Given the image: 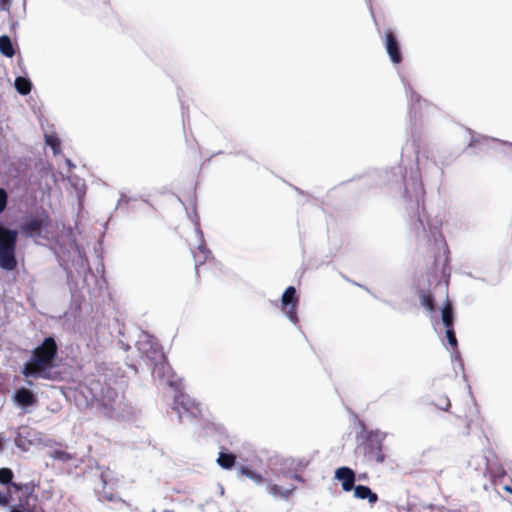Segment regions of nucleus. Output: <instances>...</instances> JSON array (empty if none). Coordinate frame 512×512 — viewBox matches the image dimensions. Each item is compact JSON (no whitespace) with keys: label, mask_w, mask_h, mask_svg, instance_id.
I'll return each instance as SVG.
<instances>
[{"label":"nucleus","mask_w":512,"mask_h":512,"mask_svg":"<svg viewBox=\"0 0 512 512\" xmlns=\"http://www.w3.org/2000/svg\"><path fill=\"white\" fill-rule=\"evenodd\" d=\"M17 232L0 226V267L11 271L16 265L15 245Z\"/></svg>","instance_id":"nucleus-3"},{"label":"nucleus","mask_w":512,"mask_h":512,"mask_svg":"<svg viewBox=\"0 0 512 512\" xmlns=\"http://www.w3.org/2000/svg\"><path fill=\"white\" fill-rule=\"evenodd\" d=\"M7 205V193L4 189L0 188V213L4 211Z\"/></svg>","instance_id":"nucleus-23"},{"label":"nucleus","mask_w":512,"mask_h":512,"mask_svg":"<svg viewBox=\"0 0 512 512\" xmlns=\"http://www.w3.org/2000/svg\"><path fill=\"white\" fill-rule=\"evenodd\" d=\"M353 495L357 499L368 500L370 504H375L378 500V496L369 487L364 485H357L353 489Z\"/></svg>","instance_id":"nucleus-10"},{"label":"nucleus","mask_w":512,"mask_h":512,"mask_svg":"<svg viewBox=\"0 0 512 512\" xmlns=\"http://www.w3.org/2000/svg\"><path fill=\"white\" fill-rule=\"evenodd\" d=\"M299 296L293 286H289L281 297V311L294 324L298 323L297 307Z\"/></svg>","instance_id":"nucleus-5"},{"label":"nucleus","mask_w":512,"mask_h":512,"mask_svg":"<svg viewBox=\"0 0 512 512\" xmlns=\"http://www.w3.org/2000/svg\"><path fill=\"white\" fill-rule=\"evenodd\" d=\"M4 442H5L4 438L0 437V451L2 450Z\"/></svg>","instance_id":"nucleus-25"},{"label":"nucleus","mask_w":512,"mask_h":512,"mask_svg":"<svg viewBox=\"0 0 512 512\" xmlns=\"http://www.w3.org/2000/svg\"><path fill=\"white\" fill-rule=\"evenodd\" d=\"M174 409L178 412L180 417H183L184 414L195 416L198 412L197 405L184 394H180L175 398Z\"/></svg>","instance_id":"nucleus-7"},{"label":"nucleus","mask_w":512,"mask_h":512,"mask_svg":"<svg viewBox=\"0 0 512 512\" xmlns=\"http://www.w3.org/2000/svg\"><path fill=\"white\" fill-rule=\"evenodd\" d=\"M45 139L47 145H49L52 148L53 153L57 154L59 152L60 147V141L58 137L55 134H46Z\"/></svg>","instance_id":"nucleus-18"},{"label":"nucleus","mask_w":512,"mask_h":512,"mask_svg":"<svg viewBox=\"0 0 512 512\" xmlns=\"http://www.w3.org/2000/svg\"><path fill=\"white\" fill-rule=\"evenodd\" d=\"M235 460L236 457L234 454L221 451L217 458V463L224 469H230L234 466Z\"/></svg>","instance_id":"nucleus-11"},{"label":"nucleus","mask_w":512,"mask_h":512,"mask_svg":"<svg viewBox=\"0 0 512 512\" xmlns=\"http://www.w3.org/2000/svg\"><path fill=\"white\" fill-rule=\"evenodd\" d=\"M0 505H10V512H43L38 499L26 486L9 485L0 491Z\"/></svg>","instance_id":"nucleus-2"},{"label":"nucleus","mask_w":512,"mask_h":512,"mask_svg":"<svg viewBox=\"0 0 512 512\" xmlns=\"http://www.w3.org/2000/svg\"><path fill=\"white\" fill-rule=\"evenodd\" d=\"M14 443L17 448L27 452L33 447L45 445V436L29 427H18L15 429Z\"/></svg>","instance_id":"nucleus-4"},{"label":"nucleus","mask_w":512,"mask_h":512,"mask_svg":"<svg viewBox=\"0 0 512 512\" xmlns=\"http://www.w3.org/2000/svg\"><path fill=\"white\" fill-rule=\"evenodd\" d=\"M267 491L271 495L281 498H287L292 492L291 489H280L277 485H269Z\"/></svg>","instance_id":"nucleus-17"},{"label":"nucleus","mask_w":512,"mask_h":512,"mask_svg":"<svg viewBox=\"0 0 512 512\" xmlns=\"http://www.w3.org/2000/svg\"><path fill=\"white\" fill-rule=\"evenodd\" d=\"M442 321L446 328L452 327L453 314L452 307L449 302H447L442 308Z\"/></svg>","instance_id":"nucleus-16"},{"label":"nucleus","mask_w":512,"mask_h":512,"mask_svg":"<svg viewBox=\"0 0 512 512\" xmlns=\"http://www.w3.org/2000/svg\"><path fill=\"white\" fill-rule=\"evenodd\" d=\"M503 474H504V471H501V472H497V474H496V475L500 477V476H502Z\"/></svg>","instance_id":"nucleus-27"},{"label":"nucleus","mask_w":512,"mask_h":512,"mask_svg":"<svg viewBox=\"0 0 512 512\" xmlns=\"http://www.w3.org/2000/svg\"><path fill=\"white\" fill-rule=\"evenodd\" d=\"M57 352L55 340L46 338L32 353L30 360L24 365L22 373L25 377L52 379V369Z\"/></svg>","instance_id":"nucleus-1"},{"label":"nucleus","mask_w":512,"mask_h":512,"mask_svg":"<svg viewBox=\"0 0 512 512\" xmlns=\"http://www.w3.org/2000/svg\"><path fill=\"white\" fill-rule=\"evenodd\" d=\"M421 302H422V305L429 311V312H433L434 311V304H433V299L430 295H426V294H423L421 296Z\"/></svg>","instance_id":"nucleus-20"},{"label":"nucleus","mask_w":512,"mask_h":512,"mask_svg":"<svg viewBox=\"0 0 512 512\" xmlns=\"http://www.w3.org/2000/svg\"><path fill=\"white\" fill-rule=\"evenodd\" d=\"M0 52L6 57H13L14 48L10 38L6 35L0 37Z\"/></svg>","instance_id":"nucleus-12"},{"label":"nucleus","mask_w":512,"mask_h":512,"mask_svg":"<svg viewBox=\"0 0 512 512\" xmlns=\"http://www.w3.org/2000/svg\"><path fill=\"white\" fill-rule=\"evenodd\" d=\"M446 337H447V340H448L449 344L451 345V347L456 348V346H457V339L455 337V334H454V331H453L452 327L447 328V330H446Z\"/></svg>","instance_id":"nucleus-22"},{"label":"nucleus","mask_w":512,"mask_h":512,"mask_svg":"<svg viewBox=\"0 0 512 512\" xmlns=\"http://www.w3.org/2000/svg\"><path fill=\"white\" fill-rule=\"evenodd\" d=\"M239 472L241 475L251 479L256 484H262L264 482V478L262 477V475L255 470H252L247 467H241Z\"/></svg>","instance_id":"nucleus-15"},{"label":"nucleus","mask_w":512,"mask_h":512,"mask_svg":"<svg viewBox=\"0 0 512 512\" xmlns=\"http://www.w3.org/2000/svg\"><path fill=\"white\" fill-rule=\"evenodd\" d=\"M3 5V9H9L12 3V0H0Z\"/></svg>","instance_id":"nucleus-24"},{"label":"nucleus","mask_w":512,"mask_h":512,"mask_svg":"<svg viewBox=\"0 0 512 512\" xmlns=\"http://www.w3.org/2000/svg\"><path fill=\"white\" fill-rule=\"evenodd\" d=\"M193 255L196 262V270L198 271L199 265L204 264L208 260L209 252L205 249L203 244H200L193 252Z\"/></svg>","instance_id":"nucleus-13"},{"label":"nucleus","mask_w":512,"mask_h":512,"mask_svg":"<svg viewBox=\"0 0 512 512\" xmlns=\"http://www.w3.org/2000/svg\"><path fill=\"white\" fill-rule=\"evenodd\" d=\"M335 478L341 483L342 489L349 492L354 489L355 473L348 467H340L335 471Z\"/></svg>","instance_id":"nucleus-8"},{"label":"nucleus","mask_w":512,"mask_h":512,"mask_svg":"<svg viewBox=\"0 0 512 512\" xmlns=\"http://www.w3.org/2000/svg\"><path fill=\"white\" fill-rule=\"evenodd\" d=\"M39 227L40 222L38 220H33L24 226V230L28 235L33 236Z\"/></svg>","instance_id":"nucleus-19"},{"label":"nucleus","mask_w":512,"mask_h":512,"mask_svg":"<svg viewBox=\"0 0 512 512\" xmlns=\"http://www.w3.org/2000/svg\"><path fill=\"white\" fill-rule=\"evenodd\" d=\"M14 85L16 90L22 95H27L31 91V82L25 77H17Z\"/></svg>","instance_id":"nucleus-14"},{"label":"nucleus","mask_w":512,"mask_h":512,"mask_svg":"<svg viewBox=\"0 0 512 512\" xmlns=\"http://www.w3.org/2000/svg\"><path fill=\"white\" fill-rule=\"evenodd\" d=\"M12 471L8 468L0 469V483H8L12 479Z\"/></svg>","instance_id":"nucleus-21"},{"label":"nucleus","mask_w":512,"mask_h":512,"mask_svg":"<svg viewBox=\"0 0 512 512\" xmlns=\"http://www.w3.org/2000/svg\"><path fill=\"white\" fill-rule=\"evenodd\" d=\"M197 233H198V235H199L200 240H202V233L199 231V229H198V228H197Z\"/></svg>","instance_id":"nucleus-26"},{"label":"nucleus","mask_w":512,"mask_h":512,"mask_svg":"<svg viewBox=\"0 0 512 512\" xmlns=\"http://www.w3.org/2000/svg\"><path fill=\"white\" fill-rule=\"evenodd\" d=\"M13 402L20 409L28 411L31 407L36 405L37 397L30 389L21 387L14 392Z\"/></svg>","instance_id":"nucleus-6"},{"label":"nucleus","mask_w":512,"mask_h":512,"mask_svg":"<svg viewBox=\"0 0 512 512\" xmlns=\"http://www.w3.org/2000/svg\"><path fill=\"white\" fill-rule=\"evenodd\" d=\"M385 46L391 61L396 64L399 63L401 61L399 45L391 32L385 34Z\"/></svg>","instance_id":"nucleus-9"}]
</instances>
